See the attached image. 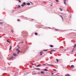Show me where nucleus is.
Wrapping results in <instances>:
<instances>
[{
    "label": "nucleus",
    "mask_w": 76,
    "mask_h": 76,
    "mask_svg": "<svg viewBox=\"0 0 76 76\" xmlns=\"http://www.w3.org/2000/svg\"><path fill=\"white\" fill-rule=\"evenodd\" d=\"M23 4H24V5H25V6H26V5H30V3H27V4L25 2H23Z\"/></svg>",
    "instance_id": "nucleus-1"
},
{
    "label": "nucleus",
    "mask_w": 76,
    "mask_h": 76,
    "mask_svg": "<svg viewBox=\"0 0 76 76\" xmlns=\"http://www.w3.org/2000/svg\"><path fill=\"white\" fill-rule=\"evenodd\" d=\"M17 51H18V52L17 53L18 54V53H20V50H19V49H17Z\"/></svg>",
    "instance_id": "nucleus-2"
},
{
    "label": "nucleus",
    "mask_w": 76,
    "mask_h": 76,
    "mask_svg": "<svg viewBox=\"0 0 76 76\" xmlns=\"http://www.w3.org/2000/svg\"><path fill=\"white\" fill-rule=\"evenodd\" d=\"M75 47H76V45H75V46L74 47V48L72 50V53H73V50H74V48H75Z\"/></svg>",
    "instance_id": "nucleus-3"
},
{
    "label": "nucleus",
    "mask_w": 76,
    "mask_h": 76,
    "mask_svg": "<svg viewBox=\"0 0 76 76\" xmlns=\"http://www.w3.org/2000/svg\"><path fill=\"white\" fill-rule=\"evenodd\" d=\"M66 0H64V3L65 5H66Z\"/></svg>",
    "instance_id": "nucleus-4"
},
{
    "label": "nucleus",
    "mask_w": 76,
    "mask_h": 76,
    "mask_svg": "<svg viewBox=\"0 0 76 76\" xmlns=\"http://www.w3.org/2000/svg\"><path fill=\"white\" fill-rule=\"evenodd\" d=\"M13 55L14 56H17V54L15 53H13Z\"/></svg>",
    "instance_id": "nucleus-5"
},
{
    "label": "nucleus",
    "mask_w": 76,
    "mask_h": 76,
    "mask_svg": "<svg viewBox=\"0 0 76 76\" xmlns=\"http://www.w3.org/2000/svg\"><path fill=\"white\" fill-rule=\"evenodd\" d=\"M60 16H61V18H62L63 21H64V19H63V17H62V16H61V15H60Z\"/></svg>",
    "instance_id": "nucleus-6"
},
{
    "label": "nucleus",
    "mask_w": 76,
    "mask_h": 76,
    "mask_svg": "<svg viewBox=\"0 0 76 76\" xmlns=\"http://www.w3.org/2000/svg\"><path fill=\"white\" fill-rule=\"evenodd\" d=\"M13 58V56H11V57L10 58V60H11V59H12V58Z\"/></svg>",
    "instance_id": "nucleus-7"
},
{
    "label": "nucleus",
    "mask_w": 76,
    "mask_h": 76,
    "mask_svg": "<svg viewBox=\"0 0 76 76\" xmlns=\"http://www.w3.org/2000/svg\"><path fill=\"white\" fill-rule=\"evenodd\" d=\"M44 71H45V72H47L48 70L47 69H45L44 70Z\"/></svg>",
    "instance_id": "nucleus-8"
},
{
    "label": "nucleus",
    "mask_w": 76,
    "mask_h": 76,
    "mask_svg": "<svg viewBox=\"0 0 76 76\" xmlns=\"http://www.w3.org/2000/svg\"><path fill=\"white\" fill-rule=\"evenodd\" d=\"M34 34L35 35H38V33L37 32H35V33Z\"/></svg>",
    "instance_id": "nucleus-9"
},
{
    "label": "nucleus",
    "mask_w": 76,
    "mask_h": 76,
    "mask_svg": "<svg viewBox=\"0 0 76 76\" xmlns=\"http://www.w3.org/2000/svg\"><path fill=\"white\" fill-rule=\"evenodd\" d=\"M41 73H42V74H44V71H42L41 72Z\"/></svg>",
    "instance_id": "nucleus-10"
},
{
    "label": "nucleus",
    "mask_w": 76,
    "mask_h": 76,
    "mask_svg": "<svg viewBox=\"0 0 76 76\" xmlns=\"http://www.w3.org/2000/svg\"><path fill=\"white\" fill-rule=\"evenodd\" d=\"M51 52H53V51H56L55 50H51Z\"/></svg>",
    "instance_id": "nucleus-11"
},
{
    "label": "nucleus",
    "mask_w": 76,
    "mask_h": 76,
    "mask_svg": "<svg viewBox=\"0 0 76 76\" xmlns=\"http://www.w3.org/2000/svg\"><path fill=\"white\" fill-rule=\"evenodd\" d=\"M12 49V46H10V48L9 50L10 51Z\"/></svg>",
    "instance_id": "nucleus-12"
},
{
    "label": "nucleus",
    "mask_w": 76,
    "mask_h": 76,
    "mask_svg": "<svg viewBox=\"0 0 76 76\" xmlns=\"http://www.w3.org/2000/svg\"><path fill=\"white\" fill-rule=\"evenodd\" d=\"M70 75L69 74H67L65 75V76H69Z\"/></svg>",
    "instance_id": "nucleus-13"
},
{
    "label": "nucleus",
    "mask_w": 76,
    "mask_h": 76,
    "mask_svg": "<svg viewBox=\"0 0 76 76\" xmlns=\"http://www.w3.org/2000/svg\"><path fill=\"white\" fill-rule=\"evenodd\" d=\"M40 56H42V52H41L40 53Z\"/></svg>",
    "instance_id": "nucleus-14"
},
{
    "label": "nucleus",
    "mask_w": 76,
    "mask_h": 76,
    "mask_svg": "<svg viewBox=\"0 0 76 76\" xmlns=\"http://www.w3.org/2000/svg\"><path fill=\"white\" fill-rule=\"evenodd\" d=\"M48 51V50H43V51Z\"/></svg>",
    "instance_id": "nucleus-15"
},
{
    "label": "nucleus",
    "mask_w": 76,
    "mask_h": 76,
    "mask_svg": "<svg viewBox=\"0 0 76 76\" xmlns=\"http://www.w3.org/2000/svg\"><path fill=\"white\" fill-rule=\"evenodd\" d=\"M19 7H20V6L18 5V7H17L18 9Z\"/></svg>",
    "instance_id": "nucleus-16"
},
{
    "label": "nucleus",
    "mask_w": 76,
    "mask_h": 76,
    "mask_svg": "<svg viewBox=\"0 0 76 76\" xmlns=\"http://www.w3.org/2000/svg\"><path fill=\"white\" fill-rule=\"evenodd\" d=\"M59 9H60V10H61V11H63V10H62L61 8H60Z\"/></svg>",
    "instance_id": "nucleus-17"
},
{
    "label": "nucleus",
    "mask_w": 76,
    "mask_h": 76,
    "mask_svg": "<svg viewBox=\"0 0 76 76\" xmlns=\"http://www.w3.org/2000/svg\"><path fill=\"white\" fill-rule=\"evenodd\" d=\"M71 67L72 68H73V67H74V66L73 65H72L71 66Z\"/></svg>",
    "instance_id": "nucleus-18"
},
{
    "label": "nucleus",
    "mask_w": 76,
    "mask_h": 76,
    "mask_svg": "<svg viewBox=\"0 0 76 76\" xmlns=\"http://www.w3.org/2000/svg\"><path fill=\"white\" fill-rule=\"evenodd\" d=\"M55 31H58V29H55Z\"/></svg>",
    "instance_id": "nucleus-19"
},
{
    "label": "nucleus",
    "mask_w": 76,
    "mask_h": 76,
    "mask_svg": "<svg viewBox=\"0 0 76 76\" xmlns=\"http://www.w3.org/2000/svg\"><path fill=\"white\" fill-rule=\"evenodd\" d=\"M50 47H53V45H50Z\"/></svg>",
    "instance_id": "nucleus-20"
},
{
    "label": "nucleus",
    "mask_w": 76,
    "mask_h": 76,
    "mask_svg": "<svg viewBox=\"0 0 76 76\" xmlns=\"http://www.w3.org/2000/svg\"><path fill=\"white\" fill-rule=\"evenodd\" d=\"M21 6L22 7H23V6H24V4H22L21 5Z\"/></svg>",
    "instance_id": "nucleus-21"
},
{
    "label": "nucleus",
    "mask_w": 76,
    "mask_h": 76,
    "mask_svg": "<svg viewBox=\"0 0 76 76\" xmlns=\"http://www.w3.org/2000/svg\"><path fill=\"white\" fill-rule=\"evenodd\" d=\"M7 42H9V43H10V41H9L8 40H7Z\"/></svg>",
    "instance_id": "nucleus-22"
},
{
    "label": "nucleus",
    "mask_w": 76,
    "mask_h": 76,
    "mask_svg": "<svg viewBox=\"0 0 76 76\" xmlns=\"http://www.w3.org/2000/svg\"><path fill=\"white\" fill-rule=\"evenodd\" d=\"M36 69H37L38 70H40V69L39 68H36Z\"/></svg>",
    "instance_id": "nucleus-23"
},
{
    "label": "nucleus",
    "mask_w": 76,
    "mask_h": 76,
    "mask_svg": "<svg viewBox=\"0 0 76 76\" xmlns=\"http://www.w3.org/2000/svg\"><path fill=\"white\" fill-rule=\"evenodd\" d=\"M56 61L57 62H58V59H56Z\"/></svg>",
    "instance_id": "nucleus-24"
},
{
    "label": "nucleus",
    "mask_w": 76,
    "mask_h": 76,
    "mask_svg": "<svg viewBox=\"0 0 76 76\" xmlns=\"http://www.w3.org/2000/svg\"><path fill=\"white\" fill-rule=\"evenodd\" d=\"M39 66H40V65H37V67H39Z\"/></svg>",
    "instance_id": "nucleus-25"
},
{
    "label": "nucleus",
    "mask_w": 76,
    "mask_h": 76,
    "mask_svg": "<svg viewBox=\"0 0 76 76\" xmlns=\"http://www.w3.org/2000/svg\"><path fill=\"white\" fill-rule=\"evenodd\" d=\"M48 66H53V65L51 64H47Z\"/></svg>",
    "instance_id": "nucleus-26"
},
{
    "label": "nucleus",
    "mask_w": 76,
    "mask_h": 76,
    "mask_svg": "<svg viewBox=\"0 0 76 76\" xmlns=\"http://www.w3.org/2000/svg\"><path fill=\"white\" fill-rule=\"evenodd\" d=\"M56 2H58V0H56Z\"/></svg>",
    "instance_id": "nucleus-27"
},
{
    "label": "nucleus",
    "mask_w": 76,
    "mask_h": 76,
    "mask_svg": "<svg viewBox=\"0 0 76 76\" xmlns=\"http://www.w3.org/2000/svg\"><path fill=\"white\" fill-rule=\"evenodd\" d=\"M1 24H3V23L2 22H0V24L1 25Z\"/></svg>",
    "instance_id": "nucleus-28"
},
{
    "label": "nucleus",
    "mask_w": 76,
    "mask_h": 76,
    "mask_svg": "<svg viewBox=\"0 0 76 76\" xmlns=\"http://www.w3.org/2000/svg\"><path fill=\"white\" fill-rule=\"evenodd\" d=\"M11 32H13V30H11Z\"/></svg>",
    "instance_id": "nucleus-29"
},
{
    "label": "nucleus",
    "mask_w": 76,
    "mask_h": 76,
    "mask_svg": "<svg viewBox=\"0 0 76 76\" xmlns=\"http://www.w3.org/2000/svg\"><path fill=\"white\" fill-rule=\"evenodd\" d=\"M18 1H19V3H20V2H21V1H20V0H18Z\"/></svg>",
    "instance_id": "nucleus-30"
},
{
    "label": "nucleus",
    "mask_w": 76,
    "mask_h": 76,
    "mask_svg": "<svg viewBox=\"0 0 76 76\" xmlns=\"http://www.w3.org/2000/svg\"><path fill=\"white\" fill-rule=\"evenodd\" d=\"M53 71H56V70L55 69H53Z\"/></svg>",
    "instance_id": "nucleus-31"
},
{
    "label": "nucleus",
    "mask_w": 76,
    "mask_h": 76,
    "mask_svg": "<svg viewBox=\"0 0 76 76\" xmlns=\"http://www.w3.org/2000/svg\"><path fill=\"white\" fill-rule=\"evenodd\" d=\"M31 64L32 66H33V65H34V64H33V63H31Z\"/></svg>",
    "instance_id": "nucleus-32"
},
{
    "label": "nucleus",
    "mask_w": 76,
    "mask_h": 76,
    "mask_svg": "<svg viewBox=\"0 0 76 76\" xmlns=\"http://www.w3.org/2000/svg\"><path fill=\"white\" fill-rule=\"evenodd\" d=\"M23 42H21V44H23Z\"/></svg>",
    "instance_id": "nucleus-33"
},
{
    "label": "nucleus",
    "mask_w": 76,
    "mask_h": 76,
    "mask_svg": "<svg viewBox=\"0 0 76 76\" xmlns=\"http://www.w3.org/2000/svg\"><path fill=\"white\" fill-rule=\"evenodd\" d=\"M17 20H18V21H19L20 20H19V19H18Z\"/></svg>",
    "instance_id": "nucleus-34"
},
{
    "label": "nucleus",
    "mask_w": 76,
    "mask_h": 76,
    "mask_svg": "<svg viewBox=\"0 0 76 76\" xmlns=\"http://www.w3.org/2000/svg\"><path fill=\"white\" fill-rule=\"evenodd\" d=\"M67 10L68 11V12H69V10L68 9H67Z\"/></svg>",
    "instance_id": "nucleus-35"
},
{
    "label": "nucleus",
    "mask_w": 76,
    "mask_h": 76,
    "mask_svg": "<svg viewBox=\"0 0 76 76\" xmlns=\"http://www.w3.org/2000/svg\"><path fill=\"white\" fill-rule=\"evenodd\" d=\"M50 54H52V52H50Z\"/></svg>",
    "instance_id": "nucleus-36"
},
{
    "label": "nucleus",
    "mask_w": 76,
    "mask_h": 76,
    "mask_svg": "<svg viewBox=\"0 0 76 76\" xmlns=\"http://www.w3.org/2000/svg\"><path fill=\"white\" fill-rule=\"evenodd\" d=\"M33 20V19H31V20Z\"/></svg>",
    "instance_id": "nucleus-37"
},
{
    "label": "nucleus",
    "mask_w": 76,
    "mask_h": 76,
    "mask_svg": "<svg viewBox=\"0 0 76 76\" xmlns=\"http://www.w3.org/2000/svg\"><path fill=\"white\" fill-rule=\"evenodd\" d=\"M43 65H45V64H43Z\"/></svg>",
    "instance_id": "nucleus-38"
},
{
    "label": "nucleus",
    "mask_w": 76,
    "mask_h": 76,
    "mask_svg": "<svg viewBox=\"0 0 76 76\" xmlns=\"http://www.w3.org/2000/svg\"><path fill=\"white\" fill-rule=\"evenodd\" d=\"M52 75H53V73H52Z\"/></svg>",
    "instance_id": "nucleus-39"
},
{
    "label": "nucleus",
    "mask_w": 76,
    "mask_h": 76,
    "mask_svg": "<svg viewBox=\"0 0 76 76\" xmlns=\"http://www.w3.org/2000/svg\"><path fill=\"white\" fill-rule=\"evenodd\" d=\"M50 28V29H51V28Z\"/></svg>",
    "instance_id": "nucleus-40"
},
{
    "label": "nucleus",
    "mask_w": 76,
    "mask_h": 76,
    "mask_svg": "<svg viewBox=\"0 0 76 76\" xmlns=\"http://www.w3.org/2000/svg\"><path fill=\"white\" fill-rule=\"evenodd\" d=\"M19 48V49L20 48Z\"/></svg>",
    "instance_id": "nucleus-41"
},
{
    "label": "nucleus",
    "mask_w": 76,
    "mask_h": 76,
    "mask_svg": "<svg viewBox=\"0 0 76 76\" xmlns=\"http://www.w3.org/2000/svg\"><path fill=\"white\" fill-rule=\"evenodd\" d=\"M51 6H52V5H51Z\"/></svg>",
    "instance_id": "nucleus-42"
},
{
    "label": "nucleus",
    "mask_w": 76,
    "mask_h": 76,
    "mask_svg": "<svg viewBox=\"0 0 76 76\" xmlns=\"http://www.w3.org/2000/svg\"><path fill=\"white\" fill-rule=\"evenodd\" d=\"M71 41H72V40H71Z\"/></svg>",
    "instance_id": "nucleus-43"
}]
</instances>
